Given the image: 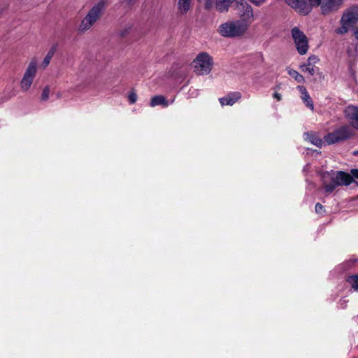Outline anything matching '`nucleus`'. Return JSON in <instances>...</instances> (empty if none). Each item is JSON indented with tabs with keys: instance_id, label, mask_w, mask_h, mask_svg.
I'll use <instances>...</instances> for the list:
<instances>
[{
	"instance_id": "1",
	"label": "nucleus",
	"mask_w": 358,
	"mask_h": 358,
	"mask_svg": "<svg viewBox=\"0 0 358 358\" xmlns=\"http://www.w3.org/2000/svg\"><path fill=\"white\" fill-rule=\"evenodd\" d=\"M352 181V176L343 171H331L322 175L323 187L327 194L333 192L338 186L349 185Z\"/></svg>"
},
{
	"instance_id": "2",
	"label": "nucleus",
	"mask_w": 358,
	"mask_h": 358,
	"mask_svg": "<svg viewBox=\"0 0 358 358\" xmlns=\"http://www.w3.org/2000/svg\"><path fill=\"white\" fill-rule=\"evenodd\" d=\"M106 8V2L103 0L95 3L87 12L78 27L79 34L89 31L94 24L101 19Z\"/></svg>"
},
{
	"instance_id": "3",
	"label": "nucleus",
	"mask_w": 358,
	"mask_h": 358,
	"mask_svg": "<svg viewBox=\"0 0 358 358\" xmlns=\"http://www.w3.org/2000/svg\"><path fill=\"white\" fill-rule=\"evenodd\" d=\"M248 30L238 20H229L221 23L217 29V32L224 38H241L248 33Z\"/></svg>"
},
{
	"instance_id": "4",
	"label": "nucleus",
	"mask_w": 358,
	"mask_h": 358,
	"mask_svg": "<svg viewBox=\"0 0 358 358\" xmlns=\"http://www.w3.org/2000/svg\"><path fill=\"white\" fill-rule=\"evenodd\" d=\"M234 8L240 17L238 20L249 29L255 20L252 7L245 0H236Z\"/></svg>"
},
{
	"instance_id": "5",
	"label": "nucleus",
	"mask_w": 358,
	"mask_h": 358,
	"mask_svg": "<svg viewBox=\"0 0 358 358\" xmlns=\"http://www.w3.org/2000/svg\"><path fill=\"white\" fill-rule=\"evenodd\" d=\"M213 60L207 52H200L192 62L194 71L198 75H207L212 69Z\"/></svg>"
},
{
	"instance_id": "6",
	"label": "nucleus",
	"mask_w": 358,
	"mask_h": 358,
	"mask_svg": "<svg viewBox=\"0 0 358 358\" xmlns=\"http://www.w3.org/2000/svg\"><path fill=\"white\" fill-rule=\"evenodd\" d=\"M38 69V61L33 58L29 62L23 76L20 80V87L22 92H27L31 87L36 76Z\"/></svg>"
},
{
	"instance_id": "7",
	"label": "nucleus",
	"mask_w": 358,
	"mask_h": 358,
	"mask_svg": "<svg viewBox=\"0 0 358 358\" xmlns=\"http://www.w3.org/2000/svg\"><path fill=\"white\" fill-rule=\"evenodd\" d=\"M358 21V8H351L345 10L341 19V27L336 29V33L343 35L347 33L350 28Z\"/></svg>"
},
{
	"instance_id": "8",
	"label": "nucleus",
	"mask_w": 358,
	"mask_h": 358,
	"mask_svg": "<svg viewBox=\"0 0 358 358\" xmlns=\"http://www.w3.org/2000/svg\"><path fill=\"white\" fill-rule=\"evenodd\" d=\"M291 35L298 53L301 55H306L308 51L309 45L308 38L303 31L294 27L291 29Z\"/></svg>"
},
{
	"instance_id": "9",
	"label": "nucleus",
	"mask_w": 358,
	"mask_h": 358,
	"mask_svg": "<svg viewBox=\"0 0 358 358\" xmlns=\"http://www.w3.org/2000/svg\"><path fill=\"white\" fill-rule=\"evenodd\" d=\"M351 135V131L348 126H343L339 129L328 134L324 136V141L328 144H334L348 138Z\"/></svg>"
},
{
	"instance_id": "10",
	"label": "nucleus",
	"mask_w": 358,
	"mask_h": 358,
	"mask_svg": "<svg viewBox=\"0 0 358 358\" xmlns=\"http://www.w3.org/2000/svg\"><path fill=\"white\" fill-rule=\"evenodd\" d=\"M319 61L320 59L317 56L310 55L305 63L300 65V69L303 73H308L310 76H314L320 71L319 68L316 66Z\"/></svg>"
},
{
	"instance_id": "11",
	"label": "nucleus",
	"mask_w": 358,
	"mask_h": 358,
	"mask_svg": "<svg viewBox=\"0 0 358 358\" xmlns=\"http://www.w3.org/2000/svg\"><path fill=\"white\" fill-rule=\"evenodd\" d=\"M344 113L350 124L358 130V106L350 105L345 108Z\"/></svg>"
},
{
	"instance_id": "12",
	"label": "nucleus",
	"mask_w": 358,
	"mask_h": 358,
	"mask_svg": "<svg viewBox=\"0 0 358 358\" xmlns=\"http://www.w3.org/2000/svg\"><path fill=\"white\" fill-rule=\"evenodd\" d=\"M343 0H324L321 4L322 12L327 15L331 12L337 10L343 4Z\"/></svg>"
},
{
	"instance_id": "13",
	"label": "nucleus",
	"mask_w": 358,
	"mask_h": 358,
	"mask_svg": "<svg viewBox=\"0 0 358 358\" xmlns=\"http://www.w3.org/2000/svg\"><path fill=\"white\" fill-rule=\"evenodd\" d=\"M241 98V94L238 92H231L227 94L225 96L220 98L219 101L220 104L224 106H233Z\"/></svg>"
},
{
	"instance_id": "14",
	"label": "nucleus",
	"mask_w": 358,
	"mask_h": 358,
	"mask_svg": "<svg viewBox=\"0 0 358 358\" xmlns=\"http://www.w3.org/2000/svg\"><path fill=\"white\" fill-rule=\"evenodd\" d=\"M296 3L299 6H303L301 5L302 3L307 6L308 8L307 11L302 10L301 8H293L298 13H300L303 15H307L311 11L313 7L318 6L321 3V0H296Z\"/></svg>"
},
{
	"instance_id": "15",
	"label": "nucleus",
	"mask_w": 358,
	"mask_h": 358,
	"mask_svg": "<svg viewBox=\"0 0 358 358\" xmlns=\"http://www.w3.org/2000/svg\"><path fill=\"white\" fill-rule=\"evenodd\" d=\"M296 89L301 94V98L303 100V103L306 106L309 108L311 110H314V105L313 101L305 87L302 85H299L296 87Z\"/></svg>"
},
{
	"instance_id": "16",
	"label": "nucleus",
	"mask_w": 358,
	"mask_h": 358,
	"mask_svg": "<svg viewBox=\"0 0 358 358\" xmlns=\"http://www.w3.org/2000/svg\"><path fill=\"white\" fill-rule=\"evenodd\" d=\"M234 2L236 5V0H216L215 8L220 13H225L229 10L231 4Z\"/></svg>"
},
{
	"instance_id": "17",
	"label": "nucleus",
	"mask_w": 358,
	"mask_h": 358,
	"mask_svg": "<svg viewBox=\"0 0 358 358\" xmlns=\"http://www.w3.org/2000/svg\"><path fill=\"white\" fill-rule=\"evenodd\" d=\"M304 139L306 141H308L313 145H315L317 147H320L323 143L322 138L318 135L313 132L305 133Z\"/></svg>"
},
{
	"instance_id": "18",
	"label": "nucleus",
	"mask_w": 358,
	"mask_h": 358,
	"mask_svg": "<svg viewBox=\"0 0 358 358\" xmlns=\"http://www.w3.org/2000/svg\"><path fill=\"white\" fill-rule=\"evenodd\" d=\"M192 0H178L177 8L180 14H185L191 7Z\"/></svg>"
},
{
	"instance_id": "19",
	"label": "nucleus",
	"mask_w": 358,
	"mask_h": 358,
	"mask_svg": "<svg viewBox=\"0 0 358 358\" xmlns=\"http://www.w3.org/2000/svg\"><path fill=\"white\" fill-rule=\"evenodd\" d=\"M157 106H163L166 107L169 106L167 100L163 96H155L150 101V106L155 107Z\"/></svg>"
},
{
	"instance_id": "20",
	"label": "nucleus",
	"mask_w": 358,
	"mask_h": 358,
	"mask_svg": "<svg viewBox=\"0 0 358 358\" xmlns=\"http://www.w3.org/2000/svg\"><path fill=\"white\" fill-rule=\"evenodd\" d=\"M287 73L293 78L297 83H303L305 82L304 77L300 74L298 71L296 70H294L292 69L288 68L287 69Z\"/></svg>"
},
{
	"instance_id": "21",
	"label": "nucleus",
	"mask_w": 358,
	"mask_h": 358,
	"mask_svg": "<svg viewBox=\"0 0 358 358\" xmlns=\"http://www.w3.org/2000/svg\"><path fill=\"white\" fill-rule=\"evenodd\" d=\"M55 52V47H52L48 52L47 55L43 59L41 66L43 69H45L50 64L51 59L52 58Z\"/></svg>"
},
{
	"instance_id": "22",
	"label": "nucleus",
	"mask_w": 358,
	"mask_h": 358,
	"mask_svg": "<svg viewBox=\"0 0 358 358\" xmlns=\"http://www.w3.org/2000/svg\"><path fill=\"white\" fill-rule=\"evenodd\" d=\"M348 283L350 285L351 288L355 291L358 290V275H354L349 276L347 279Z\"/></svg>"
},
{
	"instance_id": "23",
	"label": "nucleus",
	"mask_w": 358,
	"mask_h": 358,
	"mask_svg": "<svg viewBox=\"0 0 358 358\" xmlns=\"http://www.w3.org/2000/svg\"><path fill=\"white\" fill-rule=\"evenodd\" d=\"M286 3L290 6L292 8H301V10H304V11H307L308 10V7L307 6H306L305 4L302 3L301 6H298V4H296V0H285Z\"/></svg>"
},
{
	"instance_id": "24",
	"label": "nucleus",
	"mask_w": 358,
	"mask_h": 358,
	"mask_svg": "<svg viewBox=\"0 0 358 358\" xmlns=\"http://www.w3.org/2000/svg\"><path fill=\"white\" fill-rule=\"evenodd\" d=\"M50 87H45L43 90L42 94H41V99L43 101H47L49 99V94H50Z\"/></svg>"
},
{
	"instance_id": "25",
	"label": "nucleus",
	"mask_w": 358,
	"mask_h": 358,
	"mask_svg": "<svg viewBox=\"0 0 358 358\" xmlns=\"http://www.w3.org/2000/svg\"><path fill=\"white\" fill-rule=\"evenodd\" d=\"M128 99L130 103H134L137 101V95L135 92H131L128 96Z\"/></svg>"
},
{
	"instance_id": "26",
	"label": "nucleus",
	"mask_w": 358,
	"mask_h": 358,
	"mask_svg": "<svg viewBox=\"0 0 358 358\" xmlns=\"http://www.w3.org/2000/svg\"><path fill=\"white\" fill-rule=\"evenodd\" d=\"M249 1L256 6H260L266 3L267 0H249Z\"/></svg>"
},
{
	"instance_id": "27",
	"label": "nucleus",
	"mask_w": 358,
	"mask_h": 358,
	"mask_svg": "<svg viewBox=\"0 0 358 358\" xmlns=\"http://www.w3.org/2000/svg\"><path fill=\"white\" fill-rule=\"evenodd\" d=\"M315 212L318 214H322L324 212L323 206L320 203H317L315 205Z\"/></svg>"
},
{
	"instance_id": "28",
	"label": "nucleus",
	"mask_w": 358,
	"mask_h": 358,
	"mask_svg": "<svg viewBox=\"0 0 358 358\" xmlns=\"http://www.w3.org/2000/svg\"><path fill=\"white\" fill-rule=\"evenodd\" d=\"M351 174L354 178L358 179V169H352Z\"/></svg>"
},
{
	"instance_id": "29",
	"label": "nucleus",
	"mask_w": 358,
	"mask_h": 358,
	"mask_svg": "<svg viewBox=\"0 0 358 358\" xmlns=\"http://www.w3.org/2000/svg\"><path fill=\"white\" fill-rule=\"evenodd\" d=\"M273 97L275 99H277L278 101H280L281 100V94L278 93V92H275L273 94Z\"/></svg>"
},
{
	"instance_id": "30",
	"label": "nucleus",
	"mask_w": 358,
	"mask_h": 358,
	"mask_svg": "<svg viewBox=\"0 0 358 358\" xmlns=\"http://www.w3.org/2000/svg\"><path fill=\"white\" fill-rule=\"evenodd\" d=\"M354 36L358 40V27L354 31Z\"/></svg>"
},
{
	"instance_id": "31",
	"label": "nucleus",
	"mask_w": 358,
	"mask_h": 358,
	"mask_svg": "<svg viewBox=\"0 0 358 358\" xmlns=\"http://www.w3.org/2000/svg\"><path fill=\"white\" fill-rule=\"evenodd\" d=\"M308 164H307V165L303 168V171H307V169H308Z\"/></svg>"
},
{
	"instance_id": "32",
	"label": "nucleus",
	"mask_w": 358,
	"mask_h": 358,
	"mask_svg": "<svg viewBox=\"0 0 358 358\" xmlns=\"http://www.w3.org/2000/svg\"><path fill=\"white\" fill-rule=\"evenodd\" d=\"M357 153H358V151H357Z\"/></svg>"
}]
</instances>
